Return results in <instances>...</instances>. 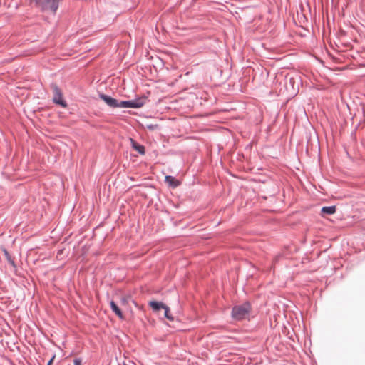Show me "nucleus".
I'll return each mask as SVG.
<instances>
[{
	"label": "nucleus",
	"instance_id": "obj_1",
	"mask_svg": "<svg viewBox=\"0 0 365 365\" xmlns=\"http://www.w3.org/2000/svg\"><path fill=\"white\" fill-rule=\"evenodd\" d=\"M252 305L246 301L241 304L235 305L231 312V317L236 321H242L250 319Z\"/></svg>",
	"mask_w": 365,
	"mask_h": 365
},
{
	"label": "nucleus",
	"instance_id": "obj_2",
	"mask_svg": "<svg viewBox=\"0 0 365 365\" xmlns=\"http://www.w3.org/2000/svg\"><path fill=\"white\" fill-rule=\"evenodd\" d=\"M59 1L60 0H31V2H34L42 11H51L53 14L58 9Z\"/></svg>",
	"mask_w": 365,
	"mask_h": 365
},
{
	"label": "nucleus",
	"instance_id": "obj_3",
	"mask_svg": "<svg viewBox=\"0 0 365 365\" xmlns=\"http://www.w3.org/2000/svg\"><path fill=\"white\" fill-rule=\"evenodd\" d=\"M145 98H140L130 101H118V108H141L145 103Z\"/></svg>",
	"mask_w": 365,
	"mask_h": 365
},
{
	"label": "nucleus",
	"instance_id": "obj_4",
	"mask_svg": "<svg viewBox=\"0 0 365 365\" xmlns=\"http://www.w3.org/2000/svg\"><path fill=\"white\" fill-rule=\"evenodd\" d=\"M51 88L53 90V101L54 103L61 106L63 108L67 107V103L63 98V93L60 88L55 83L51 84Z\"/></svg>",
	"mask_w": 365,
	"mask_h": 365
},
{
	"label": "nucleus",
	"instance_id": "obj_5",
	"mask_svg": "<svg viewBox=\"0 0 365 365\" xmlns=\"http://www.w3.org/2000/svg\"><path fill=\"white\" fill-rule=\"evenodd\" d=\"M100 98L103 100L108 106H109L111 108H118V101L113 98L112 97L105 95V94H100Z\"/></svg>",
	"mask_w": 365,
	"mask_h": 365
},
{
	"label": "nucleus",
	"instance_id": "obj_6",
	"mask_svg": "<svg viewBox=\"0 0 365 365\" xmlns=\"http://www.w3.org/2000/svg\"><path fill=\"white\" fill-rule=\"evenodd\" d=\"M165 181L168 184L169 186L175 188L179 185H180V181L175 179L174 177L171 175L165 176Z\"/></svg>",
	"mask_w": 365,
	"mask_h": 365
},
{
	"label": "nucleus",
	"instance_id": "obj_7",
	"mask_svg": "<svg viewBox=\"0 0 365 365\" xmlns=\"http://www.w3.org/2000/svg\"><path fill=\"white\" fill-rule=\"evenodd\" d=\"M336 206H324L321 209L322 215H331L336 212Z\"/></svg>",
	"mask_w": 365,
	"mask_h": 365
},
{
	"label": "nucleus",
	"instance_id": "obj_8",
	"mask_svg": "<svg viewBox=\"0 0 365 365\" xmlns=\"http://www.w3.org/2000/svg\"><path fill=\"white\" fill-rule=\"evenodd\" d=\"M149 305L151 307L153 310L155 312H160L163 308H165V304L161 302H155L152 301L149 302Z\"/></svg>",
	"mask_w": 365,
	"mask_h": 365
},
{
	"label": "nucleus",
	"instance_id": "obj_9",
	"mask_svg": "<svg viewBox=\"0 0 365 365\" xmlns=\"http://www.w3.org/2000/svg\"><path fill=\"white\" fill-rule=\"evenodd\" d=\"M110 306L112 311L120 319H123V314L118 306L113 302L110 301Z\"/></svg>",
	"mask_w": 365,
	"mask_h": 365
},
{
	"label": "nucleus",
	"instance_id": "obj_10",
	"mask_svg": "<svg viewBox=\"0 0 365 365\" xmlns=\"http://www.w3.org/2000/svg\"><path fill=\"white\" fill-rule=\"evenodd\" d=\"M131 145L132 148L138 151L140 155L145 154V148L144 146L138 144L137 142H135L134 140L130 139Z\"/></svg>",
	"mask_w": 365,
	"mask_h": 365
},
{
	"label": "nucleus",
	"instance_id": "obj_11",
	"mask_svg": "<svg viewBox=\"0 0 365 365\" xmlns=\"http://www.w3.org/2000/svg\"><path fill=\"white\" fill-rule=\"evenodd\" d=\"M196 86H197V81L195 79H192L189 85H184L183 91H188L190 88H195Z\"/></svg>",
	"mask_w": 365,
	"mask_h": 365
},
{
	"label": "nucleus",
	"instance_id": "obj_12",
	"mask_svg": "<svg viewBox=\"0 0 365 365\" xmlns=\"http://www.w3.org/2000/svg\"><path fill=\"white\" fill-rule=\"evenodd\" d=\"M163 311L164 316L168 318V319L172 320L173 318L169 315V308L166 305H165V308L162 309Z\"/></svg>",
	"mask_w": 365,
	"mask_h": 365
},
{
	"label": "nucleus",
	"instance_id": "obj_13",
	"mask_svg": "<svg viewBox=\"0 0 365 365\" xmlns=\"http://www.w3.org/2000/svg\"><path fill=\"white\" fill-rule=\"evenodd\" d=\"M188 94V96L187 97H185L184 96V99L185 98H190L192 101H193L194 99L197 100V97L196 96V95L195 93H193L192 91H190L187 93Z\"/></svg>",
	"mask_w": 365,
	"mask_h": 365
},
{
	"label": "nucleus",
	"instance_id": "obj_14",
	"mask_svg": "<svg viewBox=\"0 0 365 365\" xmlns=\"http://www.w3.org/2000/svg\"><path fill=\"white\" fill-rule=\"evenodd\" d=\"M73 364L74 365H81V360L80 359H75Z\"/></svg>",
	"mask_w": 365,
	"mask_h": 365
},
{
	"label": "nucleus",
	"instance_id": "obj_15",
	"mask_svg": "<svg viewBox=\"0 0 365 365\" xmlns=\"http://www.w3.org/2000/svg\"><path fill=\"white\" fill-rule=\"evenodd\" d=\"M54 358H55V356H53L50 359V361L48 362V364H47V365H51V364H52V362H53V359H54Z\"/></svg>",
	"mask_w": 365,
	"mask_h": 365
},
{
	"label": "nucleus",
	"instance_id": "obj_16",
	"mask_svg": "<svg viewBox=\"0 0 365 365\" xmlns=\"http://www.w3.org/2000/svg\"><path fill=\"white\" fill-rule=\"evenodd\" d=\"M189 74H190V72H189V71H187V72L185 73V75H184V76H189Z\"/></svg>",
	"mask_w": 365,
	"mask_h": 365
},
{
	"label": "nucleus",
	"instance_id": "obj_17",
	"mask_svg": "<svg viewBox=\"0 0 365 365\" xmlns=\"http://www.w3.org/2000/svg\"><path fill=\"white\" fill-rule=\"evenodd\" d=\"M121 302H122V304H124L125 302V299H121Z\"/></svg>",
	"mask_w": 365,
	"mask_h": 365
},
{
	"label": "nucleus",
	"instance_id": "obj_18",
	"mask_svg": "<svg viewBox=\"0 0 365 365\" xmlns=\"http://www.w3.org/2000/svg\"><path fill=\"white\" fill-rule=\"evenodd\" d=\"M187 79H184V83H187Z\"/></svg>",
	"mask_w": 365,
	"mask_h": 365
}]
</instances>
